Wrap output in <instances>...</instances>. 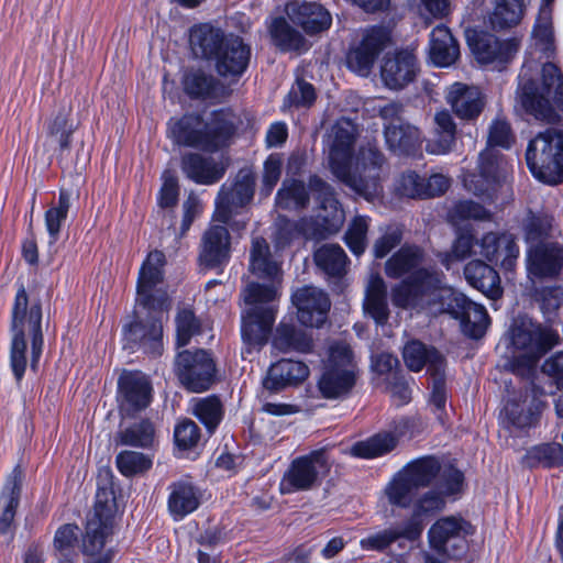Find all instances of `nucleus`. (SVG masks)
Here are the masks:
<instances>
[{"instance_id": "nucleus-1", "label": "nucleus", "mask_w": 563, "mask_h": 563, "mask_svg": "<svg viewBox=\"0 0 563 563\" xmlns=\"http://www.w3.org/2000/svg\"><path fill=\"white\" fill-rule=\"evenodd\" d=\"M250 269L267 284L253 282L243 290L247 308L241 316V336L244 360L258 352L268 341L278 310L283 273L272 258L269 245L263 238H254L250 254Z\"/></svg>"}, {"instance_id": "nucleus-2", "label": "nucleus", "mask_w": 563, "mask_h": 563, "mask_svg": "<svg viewBox=\"0 0 563 563\" xmlns=\"http://www.w3.org/2000/svg\"><path fill=\"white\" fill-rule=\"evenodd\" d=\"M357 135V125L347 118H341L333 124L329 134V165L340 181L366 200H373L382 192L385 157L376 142L362 145L353 156Z\"/></svg>"}, {"instance_id": "nucleus-3", "label": "nucleus", "mask_w": 563, "mask_h": 563, "mask_svg": "<svg viewBox=\"0 0 563 563\" xmlns=\"http://www.w3.org/2000/svg\"><path fill=\"white\" fill-rule=\"evenodd\" d=\"M165 254L150 252L144 260L137 278L136 301L147 311L146 319H139L124 327V349L159 355L163 350V321L167 319L170 299L164 286Z\"/></svg>"}, {"instance_id": "nucleus-4", "label": "nucleus", "mask_w": 563, "mask_h": 563, "mask_svg": "<svg viewBox=\"0 0 563 563\" xmlns=\"http://www.w3.org/2000/svg\"><path fill=\"white\" fill-rule=\"evenodd\" d=\"M424 253L418 246H401L385 264V273L390 278L410 274L391 290V302L402 309L424 308L437 303L444 286L441 275L434 269L422 267Z\"/></svg>"}, {"instance_id": "nucleus-5", "label": "nucleus", "mask_w": 563, "mask_h": 563, "mask_svg": "<svg viewBox=\"0 0 563 563\" xmlns=\"http://www.w3.org/2000/svg\"><path fill=\"white\" fill-rule=\"evenodd\" d=\"M42 306L40 301H30L25 287L20 285L11 309L10 367L21 382L27 365L26 347L31 343V367L36 368L44 345L42 331Z\"/></svg>"}, {"instance_id": "nucleus-6", "label": "nucleus", "mask_w": 563, "mask_h": 563, "mask_svg": "<svg viewBox=\"0 0 563 563\" xmlns=\"http://www.w3.org/2000/svg\"><path fill=\"white\" fill-rule=\"evenodd\" d=\"M512 143L514 134L509 123L500 118L495 119L489 125L487 147L479 153L477 173H467L463 177L467 191L493 200L509 170L508 162L495 147L508 150Z\"/></svg>"}, {"instance_id": "nucleus-7", "label": "nucleus", "mask_w": 563, "mask_h": 563, "mask_svg": "<svg viewBox=\"0 0 563 563\" xmlns=\"http://www.w3.org/2000/svg\"><path fill=\"white\" fill-rule=\"evenodd\" d=\"M236 129L238 118L229 109L213 111L208 120L197 113H187L168 122L175 143L206 152H217L229 145Z\"/></svg>"}, {"instance_id": "nucleus-8", "label": "nucleus", "mask_w": 563, "mask_h": 563, "mask_svg": "<svg viewBox=\"0 0 563 563\" xmlns=\"http://www.w3.org/2000/svg\"><path fill=\"white\" fill-rule=\"evenodd\" d=\"M534 63L527 59L519 74L518 99L522 108L537 120L552 122L558 114L551 103L553 99L563 110V76L553 63L542 67V87L539 89L530 76Z\"/></svg>"}, {"instance_id": "nucleus-9", "label": "nucleus", "mask_w": 563, "mask_h": 563, "mask_svg": "<svg viewBox=\"0 0 563 563\" xmlns=\"http://www.w3.org/2000/svg\"><path fill=\"white\" fill-rule=\"evenodd\" d=\"M511 345L522 355L510 362L511 371L521 377L530 378L538 361L559 343V334L548 325L534 322L528 317H518L509 330Z\"/></svg>"}, {"instance_id": "nucleus-10", "label": "nucleus", "mask_w": 563, "mask_h": 563, "mask_svg": "<svg viewBox=\"0 0 563 563\" xmlns=\"http://www.w3.org/2000/svg\"><path fill=\"white\" fill-rule=\"evenodd\" d=\"M527 165L538 180L548 185L563 181V133L548 129L528 144Z\"/></svg>"}, {"instance_id": "nucleus-11", "label": "nucleus", "mask_w": 563, "mask_h": 563, "mask_svg": "<svg viewBox=\"0 0 563 563\" xmlns=\"http://www.w3.org/2000/svg\"><path fill=\"white\" fill-rule=\"evenodd\" d=\"M356 380L355 364L351 347L342 342L330 346L329 358L318 380V388L327 399L346 396Z\"/></svg>"}, {"instance_id": "nucleus-12", "label": "nucleus", "mask_w": 563, "mask_h": 563, "mask_svg": "<svg viewBox=\"0 0 563 563\" xmlns=\"http://www.w3.org/2000/svg\"><path fill=\"white\" fill-rule=\"evenodd\" d=\"M441 295L437 302H440L453 318L460 320L463 333L473 339L482 338L490 322L486 308L445 286L442 287Z\"/></svg>"}, {"instance_id": "nucleus-13", "label": "nucleus", "mask_w": 563, "mask_h": 563, "mask_svg": "<svg viewBox=\"0 0 563 563\" xmlns=\"http://www.w3.org/2000/svg\"><path fill=\"white\" fill-rule=\"evenodd\" d=\"M328 471L329 465L324 452L322 450L312 451L290 463L280 479L279 490L286 495L312 489Z\"/></svg>"}, {"instance_id": "nucleus-14", "label": "nucleus", "mask_w": 563, "mask_h": 563, "mask_svg": "<svg viewBox=\"0 0 563 563\" xmlns=\"http://www.w3.org/2000/svg\"><path fill=\"white\" fill-rule=\"evenodd\" d=\"M175 373L186 389L201 393L208 390L213 384L216 364L205 350H184L175 358Z\"/></svg>"}, {"instance_id": "nucleus-15", "label": "nucleus", "mask_w": 563, "mask_h": 563, "mask_svg": "<svg viewBox=\"0 0 563 563\" xmlns=\"http://www.w3.org/2000/svg\"><path fill=\"white\" fill-rule=\"evenodd\" d=\"M114 512V496L107 488H99L96 494L93 510L88 515L82 549L86 554L99 553L111 533Z\"/></svg>"}, {"instance_id": "nucleus-16", "label": "nucleus", "mask_w": 563, "mask_h": 563, "mask_svg": "<svg viewBox=\"0 0 563 563\" xmlns=\"http://www.w3.org/2000/svg\"><path fill=\"white\" fill-rule=\"evenodd\" d=\"M471 525L461 517L448 516L438 519L428 531L429 544L438 554L461 560L466 550L465 536Z\"/></svg>"}, {"instance_id": "nucleus-17", "label": "nucleus", "mask_w": 563, "mask_h": 563, "mask_svg": "<svg viewBox=\"0 0 563 563\" xmlns=\"http://www.w3.org/2000/svg\"><path fill=\"white\" fill-rule=\"evenodd\" d=\"M255 178L249 170H240L230 186L222 185L217 198L213 222L228 223L233 209L249 203L254 195Z\"/></svg>"}, {"instance_id": "nucleus-18", "label": "nucleus", "mask_w": 563, "mask_h": 563, "mask_svg": "<svg viewBox=\"0 0 563 563\" xmlns=\"http://www.w3.org/2000/svg\"><path fill=\"white\" fill-rule=\"evenodd\" d=\"M464 475L453 466L444 470L434 485L417 499L413 511L417 515H429L444 508L448 498H455L463 487Z\"/></svg>"}, {"instance_id": "nucleus-19", "label": "nucleus", "mask_w": 563, "mask_h": 563, "mask_svg": "<svg viewBox=\"0 0 563 563\" xmlns=\"http://www.w3.org/2000/svg\"><path fill=\"white\" fill-rule=\"evenodd\" d=\"M388 41L389 33L386 29L373 26L366 30L361 43L347 53V67L357 75L366 77Z\"/></svg>"}, {"instance_id": "nucleus-20", "label": "nucleus", "mask_w": 563, "mask_h": 563, "mask_svg": "<svg viewBox=\"0 0 563 563\" xmlns=\"http://www.w3.org/2000/svg\"><path fill=\"white\" fill-rule=\"evenodd\" d=\"M467 43L481 64H505L515 56L519 48L517 38L500 41L487 32L467 34Z\"/></svg>"}, {"instance_id": "nucleus-21", "label": "nucleus", "mask_w": 563, "mask_h": 563, "mask_svg": "<svg viewBox=\"0 0 563 563\" xmlns=\"http://www.w3.org/2000/svg\"><path fill=\"white\" fill-rule=\"evenodd\" d=\"M291 301L299 322L306 327H321L331 307L328 295L313 286L298 288L292 292Z\"/></svg>"}, {"instance_id": "nucleus-22", "label": "nucleus", "mask_w": 563, "mask_h": 563, "mask_svg": "<svg viewBox=\"0 0 563 563\" xmlns=\"http://www.w3.org/2000/svg\"><path fill=\"white\" fill-rule=\"evenodd\" d=\"M415 421L410 418H400L395 422L394 433H377L367 440L356 442L351 448V454L361 459L382 456L397 445L399 438L413 435Z\"/></svg>"}, {"instance_id": "nucleus-23", "label": "nucleus", "mask_w": 563, "mask_h": 563, "mask_svg": "<svg viewBox=\"0 0 563 563\" xmlns=\"http://www.w3.org/2000/svg\"><path fill=\"white\" fill-rule=\"evenodd\" d=\"M227 223H213L201 238L199 262L206 268L225 265L231 256V236Z\"/></svg>"}, {"instance_id": "nucleus-24", "label": "nucleus", "mask_w": 563, "mask_h": 563, "mask_svg": "<svg viewBox=\"0 0 563 563\" xmlns=\"http://www.w3.org/2000/svg\"><path fill=\"white\" fill-rule=\"evenodd\" d=\"M120 408L131 415L146 408L151 401V385L140 372H124L118 380Z\"/></svg>"}, {"instance_id": "nucleus-25", "label": "nucleus", "mask_w": 563, "mask_h": 563, "mask_svg": "<svg viewBox=\"0 0 563 563\" xmlns=\"http://www.w3.org/2000/svg\"><path fill=\"white\" fill-rule=\"evenodd\" d=\"M417 58L408 49L386 55L380 66V77L389 89L398 90L413 81L417 75Z\"/></svg>"}, {"instance_id": "nucleus-26", "label": "nucleus", "mask_w": 563, "mask_h": 563, "mask_svg": "<svg viewBox=\"0 0 563 563\" xmlns=\"http://www.w3.org/2000/svg\"><path fill=\"white\" fill-rule=\"evenodd\" d=\"M563 267V247L558 243H538L527 253V269L532 278H553Z\"/></svg>"}, {"instance_id": "nucleus-27", "label": "nucleus", "mask_w": 563, "mask_h": 563, "mask_svg": "<svg viewBox=\"0 0 563 563\" xmlns=\"http://www.w3.org/2000/svg\"><path fill=\"white\" fill-rule=\"evenodd\" d=\"M285 12L292 23L309 35L323 32L332 24L330 12L314 2L291 1L286 4Z\"/></svg>"}, {"instance_id": "nucleus-28", "label": "nucleus", "mask_w": 563, "mask_h": 563, "mask_svg": "<svg viewBox=\"0 0 563 563\" xmlns=\"http://www.w3.org/2000/svg\"><path fill=\"white\" fill-rule=\"evenodd\" d=\"M250 59V46L241 37L231 35L214 58L216 69L220 76L238 77L246 70Z\"/></svg>"}, {"instance_id": "nucleus-29", "label": "nucleus", "mask_w": 563, "mask_h": 563, "mask_svg": "<svg viewBox=\"0 0 563 563\" xmlns=\"http://www.w3.org/2000/svg\"><path fill=\"white\" fill-rule=\"evenodd\" d=\"M481 255L489 262L500 260V265L506 271H511L519 256V246L510 233H486L479 242Z\"/></svg>"}, {"instance_id": "nucleus-30", "label": "nucleus", "mask_w": 563, "mask_h": 563, "mask_svg": "<svg viewBox=\"0 0 563 563\" xmlns=\"http://www.w3.org/2000/svg\"><path fill=\"white\" fill-rule=\"evenodd\" d=\"M309 189L317 196L319 207L324 214L319 213L323 227L329 232H335L344 221V213L334 196L332 187L318 176H311L309 179Z\"/></svg>"}, {"instance_id": "nucleus-31", "label": "nucleus", "mask_w": 563, "mask_h": 563, "mask_svg": "<svg viewBox=\"0 0 563 563\" xmlns=\"http://www.w3.org/2000/svg\"><path fill=\"white\" fill-rule=\"evenodd\" d=\"M445 100L456 117L462 120L477 118L484 108L481 91L476 87L462 82H454L450 86Z\"/></svg>"}, {"instance_id": "nucleus-32", "label": "nucleus", "mask_w": 563, "mask_h": 563, "mask_svg": "<svg viewBox=\"0 0 563 563\" xmlns=\"http://www.w3.org/2000/svg\"><path fill=\"white\" fill-rule=\"evenodd\" d=\"M181 169L186 176L197 184L211 185L219 181L225 167L221 162L205 157L198 153H189L181 158Z\"/></svg>"}, {"instance_id": "nucleus-33", "label": "nucleus", "mask_w": 563, "mask_h": 563, "mask_svg": "<svg viewBox=\"0 0 563 563\" xmlns=\"http://www.w3.org/2000/svg\"><path fill=\"white\" fill-rule=\"evenodd\" d=\"M384 135L387 147L397 155L413 154L422 142L420 130L402 121L386 124Z\"/></svg>"}, {"instance_id": "nucleus-34", "label": "nucleus", "mask_w": 563, "mask_h": 563, "mask_svg": "<svg viewBox=\"0 0 563 563\" xmlns=\"http://www.w3.org/2000/svg\"><path fill=\"white\" fill-rule=\"evenodd\" d=\"M308 375L309 368L305 363L294 360H280L269 367L263 385L271 391H277L288 385L300 383Z\"/></svg>"}, {"instance_id": "nucleus-35", "label": "nucleus", "mask_w": 563, "mask_h": 563, "mask_svg": "<svg viewBox=\"0 0 563 563\" xmlns=\"http://www.w3.org/2000/svg\"><path fill=\"white\" fill-rule=\"evenodd\" d=\"M429 56L431 62L439 67H449L460 56V47L449 27L437 25L430 34Z\"/></svg>"}, {"instance_id": "nucleus-36", "label": "nucleus", "mask_w": 563, "mask_h": 563, "mask_svg": "<svg viewBox=\"0 0 563 563\" xmlns=\"http://www.w3.org/2000/svg\"><path fill=\"white\" fill-rule=\"evenodd\" d=\"M466 282L474 288L482 291L490 299L501 296L500 278L498 273L489 265L479 260L468 262L464 267Z\"/></svg>"}, {"instance_id": "nucleus-37", "label": "nucleus", "mask_w": 563, "mask_h": 563, "mask_svg": "<svg viewBox=\"0 0 563 563\" xmlns=\"http://www.w3.org/2000/svg\"><path fill=\"white\" fill-rule=\"evenodd\" d=\"M433 121V136L427 142L426 150L433 155H445L455 145L456 124L446 109L437 111Z\"/></svg>"}, {"instance_id": "nucleus-38", "label": "nucleus", "mask_w": 563, "mask_h": 563, "mask_svg": "<svg viewBox=\"0 0 563 563\" xmlns=\"http://www.w3.org/2000/svg\"><path fill=\"white\" fill-rule=\"evenodd\" d=\"M168 510L175 520L194 512L200 504L199 490L189 482L179 481L169 486Z\"/></svg>"}, {"instance_id": "nucleus-39", "label": "nucleus", "mask_w": 563, "mask_h": 563, "mask_svg": "<svg viewBox=\"0 0 563 563\" xmlns=\"http://www.w3.org/2000/svg\"><path fill=\"white\" fill-rule=\"evenodd\" d=\"M404 361L412 372L421 371L426 365L432 374L444 371V358L433 347H427L419 341L408 342L402 351Z\"/></svg>"}, {"instance_id": "nucleus-40", "label": "nucleus", "mask_w": 563, "mask_h": 563, "mask_svg": "<svg viewBox=\"0 0 563 563\" xmlns=\"http://www.w3.org/2000/svg\"><path fill=\"white\" fill-rule=\"evenodd\" d=\"M554 0H542L539 13L532 30V46L545 58L554 54V34L552 25V4Z\"/></svg>"}, {"instance_id": "nucleus-41", "label": "nucleus", "mask_w": 563, "mask_h": 563, "mask_svg": "<svg viewBox=\"0 0 563 563\" xmlns=\"http://www.w3.org/2000/svg\"><path fill=\"white\" fill-rule=\"evenodd\" d=\"M434 456H422L407 463L400 471L418 488L434 485L444 470Z\"/></svg>"}, {"instance_id": "nucleus-42", "label": "nucleus", "mask_w": 563, "mask_h": 563, "mask_svg": "<svg viewBox=\"0 0 563 563\" xmlns=\"http://www.w3.org/2000/svg\"><path fill=\"white\" fill-rule=\"evenodd\" d=\"M363 306L365 313L373 318L376 324L383 325L387 322L389 310L386 299V285L378 274L369 276Z\"/></svg>"}, {"instance_id": "nucleus-43", "label": "nucleus", "mask_w": 563, "mask_h": 563, "mask_svg": "<svg viewBox=\"0 0 563 563\" xmlns=\"http://www.w3.org/2000/svg\"><path fill=\"white\" fill-rule=\"evenodd\" d=\"M267 29L273 43L284 52H301L307 49L303 35L294 29L285 18L277 16L267 21Z\"/></svg>"}, {"instance_id": "nucleus-44", "label": "nucleus", "mask_w": 563, "mask_h": 563, "mask_svg": "<svg viewBox=\"0 0 563 563\" xmlns=\"http://www.w3.org/2000/svg\"><path fill=\"white\" fill-rule=\"evenodd\" d=\"M225 38L219 27L205 23L192 29L190 42L196 53L199 52L206 58H216Z\"/></svg>"}, {"instance_id": "nucleus-45", "label": "nucleus", "mask_w": 563, "mask_h": 563, "mask_svg": "<svg viewBox=\"0 0 563 563\" xmlns=\"http://www.w3.org/2000/svg\"><path fill=\"white\" fill-rule=\"evenodd\" d=\"M21 492L20 473L14 471L5 482L0 495V534L10 528L19 505Z\"/></svg>"}, {"instance_id": "nucleus-46", "label": "nucleus", "mask_w": 563, "mask_h": 563, "mask_svg": "<svg viewBox=\"0 0 563 563\" xmlns=\"http://www.w3.org/2000/svg\"><path fill=\"white\" fill-rule=\"evenodd\" d=\"M273 345L285 353L292 351L306 353L310 351L312 341L305 331L282 321L276 329Z\"/></svg>"}, {"instance_id": "nucleus-47", "label": "nucleus", "mask_w": 563, "mask_h": 563, "mask_svg": "<svg viewBox=\"0 0 563 563\" xmlns=\"http://www.w3.org/2000/svg\"><path fill=\"white\" fill-rule=\"evenodd\" d=\"M475 245H477V242L473 229L468 225L459 227L451 250L441 253L440 261L446 269H451L453 263L471 257L475 253Z\"/></svg>"}, {"instance_id": "nucleus-48", "label": "nucleus", "mask_w": 563, "mask_h": 563, "mask_svg": "<svg viewBox=\"0 0 563 563\" xmlns=\"http://www.w3.org/2000/svg\"><path fill=\"white\" fill-rule=\"evenodd\" d=\"M316 265L331 277H341L346 273L347 256L338 244H324L314 252Z\"/></svg>"}, {"instance_id": "nucleus-49", "label": "nucleus", "mask_w": 563, "mask_h": 563, "mask_svg": "<svg viewBox=\"0 0 563 563\" xmlns=\"http://www.w3.org/2000/svg\"><path fill=\"white\" fill-rule=\"evenodd\" d=\"M308 201L309 194L305 184L296 179H285L275 198L276 206L284 210L302 209Z\"/></svg>"}, {"instance_id": "nucleus-50", "label": "nucleus", "mask_w": 563, "mask_h": 563, "mask_svg": "<svg viewBox=\"0 0 563 563\" xmlns=\"http://www.w3.org/2000/svg\"><path fill=\"white\" fill-rule=\"evenodd\" d=\"M418 488L399 471L385 488L390 505L408 508L418 496Z\"/></svg>"}, {"instance_id": "nucleus-51", "label": "nucleus", "mask_w": 563, "mask_h": 563, "mask_svg": "<svg viewBox=\"0 0 563 563\" xmlns=\"http://www.w3.org/2000/svg\"><path fill=\"white\" fill-rule=\"evenodd\" d=\"M70 198L71 194L68 190L60 189L57 205L51 207L45 212V227L51 245L55 244L59 238L60 228L69 211Z\"/></svg>"}, {"instance_id": "nucleus-52", "label": "nucleus", "mask_w": 563, "mask_h": 563, "mask_svg": "<svg viewBox=\"0 0 563 563\" xmlns=\"http://www.w3.org/2000/svg\"><path fill=\"white\" fill-rule=\"evenodd\" d=\"M217 84L212 75L201 69H191L183 78L184 90L192 99L212 96Z\"/></svg>"}, {"instance_id": "nucleus-53", "label": "nucleus", "mask_w": 563, "mask_h": 563, "mask_svg": "<svg viewBox=\"0 0 563 563\" xmlns=\"http://www.w3.org/2000/svg\"><path fill=\"white\" fill-rule=\"evenodd\" d=\"M522 15L521 0H497L489 15V23L495 30L511 27L519 23Z\"/></svg>"}, {"instance_id": "nucleus-54", "label": "nucleus", "mask_w": 563, "mask_h": 563, "mask_svg": "<svg viewBox=\"0 0 563 563\" xmlns=\"http://www.w3.org/2000/svg\"><path fill=\"white\" fill-rule=\"evenodd\" d=\"M70 110H62L47 124V135L51 143L58 146L64 153L70 147V139L74 133V125L69 122Z\"/></svg>"}, {"instance_id": "nucleus-55", "label": "nucleus", "mask_w": 563, "mask_h": 563, "mask_svg": "<svg viewBox=\"0 0 563 563\" xmlns=\"http://www.w3.org/2000/svg\"><path fill=\"white\" fill-rule=\"evenodd\" d=\"M194 413L209 432H213L223 416L222 404L217 396L201 398L195 402Z\"/></svg>"}, {"instance_id": "nucleus-56", "label": "nucleus", "mask_w": 563, "mask_h": 563, "mask_svg": "<svg viewBox=\"0 0 563 563\" xmlns=\"http://www.w3.org/2000/svg\"><path fill=\"white\" fill-rule=\"evenodd\" d=\"M118 439L123 445L150 446L154 441L153 424L147 420H143L119 432Z\"/></svg>"}, {"instance_id": "nucleus-57", "label": "nucleus", "mask_w": 563, "mask_h": 563, "mask_svg": "<svg viewBox=\"0 0 563 563\" xmlns=\"http://www.w3.org/2000/svg\"><path fill=\"white\" fill-rule=\"evenodd\" d=\"M426 187H423V177L413 170H407L396 177L394 181V191L399 197L411 199H424Z\"/></svg>"}, {"instance_id": "nucleus-58", "label": "nucleus", "mask_w": 563, "mask_h": 563, "mask_svg": "<svg viewBox=\"0 0 563 563\" xmlns=\"http://www.w3.org/2000/svg\"><path fill=\"white\" fill-rule=\"evenodd\" d=\"M115 464L122 475L131 477L150 470L152 460L144 453L126 450L117 455Z\"/></svg>"}, {"instance_id": "nucleus-59", "label": "nucleus", "mask_w": 563, "mask_h": 563, "mask_svg": "<svg viewBox=\"0 0 563 563\" xmlns=\"http://www.w3.org/2000/svg\"><path fill=\"white\" fill-rule=\"evenodd\" d=\"M371 219L366 216L355 217L349 225L345 233V243L355 255L364 253L367 244V231L369 228Z\"/></svg>"}, {"instance_id": "nucleus-60", "label": "nucleus", "mask_w": 563, "mask_h": 563, "mask_svg": "<svg viewBox=\"0 0 563 563\" xmlns=\"http://www.w3.org/2000/svg\"><path fill=\"white\" fill-rule=\"evenodd\" d=\"M449 218L459 228L465 220H489L490 213L477 202L461 200L450 210Z\"/></svg>"}, {"instance_id": "nucleus-61", "label": "nucleus", "mask_w": 563, "mask_h": 563, "mask_svg": "<svg viewBox=\"0 0 563 563\" xmlns=\"http://www.w3.org/2000/svg\"><path fill=\"white\" fill-rule=\"evenodd\" d=\"M200 324L194 312L189 309L180 310L176 316V344L185 346L190 339L199 332Z\"/></svg>"}, {"instance_id": "nucleus-62", "label": "nucleus", "mask_w": 563, "mask_h": 563, "mask_svg": "<svg viewBox=\"0 0 563 563\" xmlns=\"http://www.w3.org/2000/svg\"><path fill=\"white\" fill-rule=\"evenodd\" d=\"M314 100L316 91L313 86L305 80H298L286 96L284 107H310Z\"/></svg>"}, {"instance_id": "nucleus-63", "label": "nucleus", "mask_w": 563, "mask_h": 563, "mask_svg": "<svg viewBox=\"0 0 563 563\" xmlns=\"http://www.w3.org/2000/svg\"><path fill=\"white\" fill-rule=\"evenodd\" d=\"M283 159L277 153L271 154L264 162L261 192L269 196L282 176Z\"/></svg>"}, {"instance_id": "nucleus-64", "label": "nucleus", "mask_w": 563, "mask_h": 563, "mask_svg": "<svg viewBox=\"0 0 563 563\" xmlns=\"http://www.w3.org/2000/svg\"><path fill=\"white\" fill-rule=\"evenodd\" d=\"M529 455L544 466L563 465V446L559 443H545L534 446L530 450Z\"/></svg>"}]
</instances>
